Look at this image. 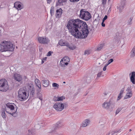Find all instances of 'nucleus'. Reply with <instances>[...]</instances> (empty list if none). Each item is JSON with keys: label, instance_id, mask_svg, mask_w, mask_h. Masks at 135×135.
I'll return each mask as SVG.
<instances>
[{"label": "nucleus", "instance_id": "obj_1", "mask_svg": "<svg viewBox=\"0 0 135 135\" xmlns=\"http://www.w3.org/2000/svg\"><path fill=\"white\" fill-rule=\"evenodd\" d=\"M66 27L71 34L76 38H85L89 33L86 23L78 19H70Z\"/></svg>", "mask_w": 135, "mask_h": 135}, {"label": "nucleus", "instance_id": "obj_2", "mask_svg": "<svg viewBox=\"0 0 135 135\" xmlns=\"http://www.w3.org/2000/svg\"><path fill=\"white\" fill-rule=\"evenodd\" d=\"M0 51L1 52L12 51L14 49L12 44L9 41H3L0 43Z\"/></svg>", "mask_w": 135, "mask_h": 135}, {"label": "nucleus", "instance_id": "obj_3", "mask_svg": "<svg viewBox=\"0 0 135 135\" xmlns=\"http://www.w3.org/2000/svg\"><path fill=\"white\" fill-rule=\"evenodd\" d=\"M17 107L15 108L14 105L12 104L8 103L6 104L5 107V110L6 112L12 115L13 116L16 117L17 115L16 111Z\"/></svg>", "mask_w": 135, "mask_h": 135}, {"label": "nucleus", "instance_id": "obj_4", "mask_svg": "<svg viewBox=\"0 0 135 135\" xmlns=\"http://www.w3.org/2000/svg\"><path fill=\"white\" fill-rule=\"evenodd\" d=\"M25 88H21L18 90V97L21 101L25 100L28 97V94L27 93V90L24 89Z\"/></svg>", "mask_w": 135, "mask_h": 135}, {"label": "nucleus", "instance_id": "obj_5", "mask_svg": "<svg viewBox=\"0 0 135 135\" xmlns=\"http://www.w3.org/2000/svg\"><path fill=\"white\" fill-rule=\"evenodd\" d=\"M9 88V86L7 81L5 79L0 80V91H6Z\"/></svg>", "mask_w": 135, "mask_h": 135}, {"label": "nucleus", "instance_id": "obj_6", "mask_svg": "<svg viewBox=\"0 0 135 135\" xmlns=\"http://www.w3.org/2000/svg\"><path fill=\"white\" fill-rule=\"evenodd\" d=\"M80 17L82 19L88 21L91 18V14L88 11H84V9H81L80 11Z\"/></svg>", "mask_w": 135, "mask_h": 135}, {"label": "nucleus", "instance_id": "obj_7", "mask_svg": "<svg viewBox=\"0 0 135 135\" xmlns=\"http://www.w3.org/2000/svg\"><path fill=\"white\" fill-rule=\"evenodd\" d=\"M64 107V104L61 103H57L54 105L53 107L57 111H61Z\"/></svg>", "mask_w": 135, "mask_h": 135}, {"label": "nucleus", "instance_id": "obj_8", "mask_svg": "<svg viewBox=\"0 0 135 135\" xmlns=\"http://www.w3.org/2000/svg\"><path fill=\"white\" fill-rule=\"evenodd\" d=\"M64 126L61 121H59L56 123L54 127V130L51 132L52 133V135H55L57 133L55 131L56 130Z\"/></svg>", "mask_w": 135, "mask_h": 135}, {"label": "nucleus", "instance_id": "obj_9", "mask_svg": "<svg viewBox=\"0 0 135 135\" xmlns=\"http://www.w3.org/2000/svg\"><path fill=\"white\" fill-rule=\"evenodd\" d=\"M13 78L16 82H19L20 84L22 83V81L23 80L22 77L20 74L15 73L13 76Z\"/></svg>", "mask_w": 135, "mask_h": 135}, {"label": "nucleus", "instance_id": "obj_10", "mask_svg": "<svg viewBox=\"0 0 135 135\" xmlns=\"http://www.w3.org/2000/svg\"><path fill=\"white\" fill-rule=\"evenodd\" d=\"M27 88L28 90V91L32 96H33L35 94V89L33 85L31 83L27 84Z\"/></svg>", "mask_w": 135, "mask_h": 135}, {"label": "nucleus", "instance_id": "obj_11", "mask_svg": "<svg viewBox=\"0 0 135 135\" xmlns=\"http://www.w3.org/2000/svg\"><path fill=\"white\" fill-rule=\"evenodd\" d=\"M14 7L16 8L18 11L21 10L24 8V6L23 3L20 1H17L14 3Z\"/></svg>", "mask_w": 135, "mask_h": 135}, {"label": "nucleus", "instance_id": "obj_12", "mask_svg": "<svg viewBox=\"0 0 135 135\" xmlns=\"http://www.w3.org/2000/svg\"><path fill=\"white\" fill-rule=\"evenodd\" d=\"M38 40L40 43L43 44H47L50 41L47 38L44 37H40Z\"/></svg>", "mask_w": 135, "mask_h": 135}, {"label": "nucleus", "instance_id": "obj_13", "mask_svg": "<svg viewBox=\"0 0 135 135\" xmlns=\"http://www.w3.org/2000/svg\"><path fill=\"white\" fill-rule=\"evenodd\" d=\"M114 103L112 101L110 100L109 101L105 102L103 104L102 107L105 109H108L111 105H113Z\"/></svg>", "mask_w": 135, "mask_h": 135}, {"label": "nucleus", "instance_id": "obj_14", "mask_svg": "<svg viewBox=\"0 0 135 135\" xmlns=\"http://www.w3.org/2000/svg\"><path fill=\"white\" fill-rule=\"evenodd\" d=\"M90 120L89 119H85L83 122L82 127H84L88 126L90 124Z\"/></svg>", "mask_w": 135, "mask_h": 135}, {"label": "nucleus", "instance_id": "obj_15", "mask_svg": "<svg viewBox=\"0 0 135 135\" xmlns=\"http://www.w3.org/2000/svg\"><path fill=\"white\" fill-rule=\"evenodd\" d=\"M124 2H123L120 3L119 6H117L118 9L120 12H122V10L124 8Z\"/></svg>", "mask_w": 135, "mask_h": 135}, {"label": "nucleus", "instance_id": "obj_16", "mask_svg": "<svg viewBox=\"0 0 135 135\" xmlns=\"http://www.w3.org/2000/svg\"><path fill=\"white\" fill-rule=\"evenodd\" d=\"M56 17L59 18L60 17L62 13V10L61 8L57 9L56 11Z\"/></svg>", "mask_w": 135, "mask_h": 135}, {"label": "nucleus", "instance_id": "obj_17", "mask_svg": "<svg viewBox=\"0 0 135 135\" xmlns=\"http://www.w3.org/2000/svg\"><path fill=\"white\" fill-rule=\"evenodd\" d=\"M41 91L40 89L37 90V92L36 94L37 95V97L41 101L43 100L42 95L40 92Z\"/></svg>", "mask_w": 135, "mask_h": 135}, {"label": "nucleus", "instance_id": "obj_18", "mask_svg": "<svg viewBox=\"0 0 135 135\" xmlns=\"http://www.w3.org/2000/svg\"><path fill=\"white\" fill-rule=\"evenodd\" d=\"M135 72H133L132 73V75L130 78V80L133 84H135Z\"/></svg>", "mask_w": 135, "mask_h": 135}, {"label": "nucleus", "instance_id": "obj_19", "mask_svg": "<svg viewBox=\"0 0 135 135\" xmlns=\"http://www.w3.org/2000/svg\"><path fill=\"white\" fill-rule=\"evenodd\" d=\"M35 82L36 85L39 88V89H41V86L40 81L37 79H36L35 80Z\"/></svg>", "mask_w": 135, "mask_h": 135}, {"label": "nucleus", "instance_id": "obj_20", "mask_svg": "<svg viewBox=\"0 0 135 135\" xmlns=\"http://www.w3.org/2000/svg\"><path fill=\"white\" fill-rule=\"evenodd\" d=\"M59 44L62 46H67L68 45V42H63L62 41L60 40L59 42Z\"/></svg>", "mask_w": 135, "mask_h": 135}, {"label": "nucleus", "instance_id": "obj_21", "mask_svg": "<svg viewBox=\"0 0 135 135\" xmlns=\"http://www.w3.org/2000/svg\"><path fill=\"white\" fill-rule=\"evenodd\" d=\"M42 83L45 87H47L49 85V81L47 80H42Z\"/></svg>", "mask_w": 135, "mask_h": 135}, {"label": "nucleus", "instance_id": "obj_22", "mask_svg": "<svg viewBox=\"0 0 135 135\" xmlns=\"http://www.w3.org/2000/svg\"><path fill=\"white\" fill-rule=\"evenodd\" d=\"M124 90V88L122 89L121 90L119 94L117 100H119L120 99H121V98L122 97V94L123 93Z\"/></svg>", "mask_w": 135, "mask_h": 135}, {"label": "nucleus", "instance_id": "obj_23", "mask_svg": "<svg viewBox=\"0 0 135 135\" xmlns=\"http://www.w3.org/2000/svg\"><path fill=\"white\" fill-rule=\"evenodd\" d=\"M120 37L119 36V33H117L116 36L115 37L113 40L115 41H118L120 40Z\"/></svg>", "mask_w": 135, "mask_h": 135}, {"label": "nucleus", "instance_id": "obj_24", "mask_svg": "<svg viewBox=\"0 0 135 135\" xmlns=\"http://www.w3.org/2000/svg\"><path fill=\"white\" fill-rule=\"evenodd\" d=\"M60 63L61 67L65 66V65H67L68 64V62L64 61L61 60L60 61Z\"/></svg>", "mask_w": 135, "mask_h": 135}, {"label": "nucleus", "instance_id": "obj_25", "mask_svg": "<svg viewBox=\"0 0 135 135\" xmlns=\"http://www.w3.org/2000/svg\"><path fill=\"white\" fill-rule=\"evenodd\" d=\"M5 109L4 108H2V109L1 115L3 118H5L6 117V116L5 113Z\"/></svg>", "mask_w": 135, "mask_h": 135}, {"label": "nucleus", "instance_id": "obj_26", "mask_svg": "<svg viewBox=\"0 0 135 135\" xmlns=\"http://www.w3.org/2000/svg\"><path fill=\"white\" fill-rule=\"evenodd\" d=\"M132 96V93L131 92L128 93L124 98V99L131 98Z\"/></svg>", "mask_w": 135, "mask_h": 135}, {"label": "nucleus", "instance_id": "obj_27", "mask_svg": "<svg viewBox=\"0 0 135 135\" xmlns=\"http://www.w3.org/2000/svg\"><path fill=\"white\" fill-rule=\"evenodd\" d=\"M64 61H65L66 62L68 63L70 61L69 58L67 56H65L62 59H61Z\"/></svg>", "mask_w": 135, "mask_h": 135}, {"label": "nucleus", "instance_id": "obj_28", "mask_svg": "<svg viewBox=\"0 0 135 135\" xmlns=\"http://www.w3.org/2000/svg\"><path fill=\"white\" fill-rule=\"evenodd\" d=\"M131 52V57H134L135 55V46L132 49Z\"/></svg>", "mask_w": 135, "mask_h": 135}, {"label": "nucleus", "instance_id": "obj_29", "mask_svg": "<svg viewBox=\"0 0 135 135\" xmlns=\"http://www.w3.org/2000/svg\"><path fill=\"white\" fill-rule=\"evenodd\" d=\"M133 18L132 17H131L129 20H128L127 22V25H131L132 23V20Z\"/></svg>", "mask_w": 135, "mask_h": 135}, {"label": "nucleus", "instance_id": "obj_30", "mask_svg": "<svg viewBox=\"0 0 135 135\" xmlns=\"http://www.w3.org/2000/svg\"><path fill=\"white\" fill-rule=\"evenodd\" d=\"M54 7L52 6L51 7L50 11V13L51 16H52L54 15Z\"/></svg>", "mask_w": 135, "mask_h": 135}, {"label": "nucleus", "instance_id": "obj_31", "mask_svg": "<svg viewBox=\"0 0 135 135\" xmlns=\"http://www.w3.org/2000/svg\"><path fill=\"white\" fill-rule=\"evenodd\" d=\"M58 3H59V4L57 3L56 4V5L57 6H58L59 5H64L63 3H64V2H63V1H62V0H58Z\"/></svg>", "mask_w": 135, "mask_h": 135}, {"label": "nucleus", "instance_id": "obj_32", "mask_svg": "<svg viewBox=\"0 0 135 135\" xmlns=\"http://www.w3.org/2000/svg\"><path fill=\"white\" fill-rule=\"evenodd\" d=\"M71 50H74L75 49V46H70L69 45V44L68 43V45L67 46Z\"/></svg>", "mask_w": 135, "mask_h": 135}, {"label": "nucleus", "instance_id": "obj_33", "mask_svg": "<svg viewBox=\"0 0 135 135\" xmlns=\"http://www.w3.org/2000/svg\"><path fill=\"white\" fill-rule=\"evenodd\" d=\"M52 85L53 87H55L56 88H58L59 86V85L56 83H53Z\"/></svg>", "mask_w": 135, "mask_h": 135}, {"label": "nucleus", "instance_id": "obj_34", "mask_svg": "<svg viewBox=\"0 0 135 135\" xmlns=\"http://www.w3.org/2000/svg\"><path fill=\"white\" fill-rule=\"evenodd\" d=\"M65 99V97L64 96H61L60 97H58L57 98V100L58 101H62L64 99Z\"/></svg>", "mask_w": 135, "mask_h": 135}, {"label": "nucleus", "instance_id": "obj_35", "mask_svg": "<svg viewBox=\"0 0 135 135\" xmlns=\"http://www.w3.org/2000/svg\"><path fill=\"white\" fill-rule=\"evenodd\" d=\"M90 53V51L89 50H86L85 51L84 54L85 55H88Z\"/></svg>", "mask_w": 135, "mask_h": 135}, {"label": "nucleus", "instance_id": "obj_36", "mask_svg": "<svg viewBox=\"0 0 135 135\" xmlns=\"http://www.w3.org/2000/svg\"><path fill=\"white\" fill-rule=\"evenodd\" d=\"M103 46V45L102 44H101L98 47L97 50H99L102 49Z\"/></svg>", "mask_w": 135, "mask_h": 135}, {"label": "nucleus", "instance_id": "obj_37", "mask_svg": "<svg viewBox=\"0 0 135 135\" xmlns=\"http://www.w3.org/2000/svg\"><path fill=\"white\" fill-rule=\"evenodd\" d=\"M25 79V83L26 84V83L28 81V79L27 76H25L24 77Z\"/></svg>", "mask_w": 135, "mask_h": 135}, {"label": "nucleus", "instance_id": "obj_38", "mask_svg": "<svg viewBox=\"0 0 135 135\" xmlns=\"http://www.w3.org/2000/svg\"><path fill=\"white\" fill-rule=\"evenodd\" d=\"M121 110V109L120 108H118L116 110V114H117L119 112H120Z\"/></svg>", "mask_w": 135, "mask_h": 135}, {"label": "nucleus", "instance_id": "obj_39", "mask_svg": "<svg viewBox=\"0 0 135 135\" xmlns=\"http://www.w3.org/2000/svg\"><path fill=\"white\" fill-rule=\"evenodd\" d=\"M102 71L98 73L97 75V78H100L101 77Z\"/></svg>", "mask_w": 135, "mask_h": 135}, {"label": "nucleus", "instance_id": "obj_40", "mask_svg": "<svg viewBox=\"0 0 135 135\" xmlns=\"http://www.w3.org/2000/svg\"><path fill=\"white\" fill-rule=\"evenodd\" d=\"M113 60L112 59H111L109 60L108 61V64H110V63L113 62Z\"/></svg>", "mask_w": 135, "mask_h": 135}, {"label": "nucleus", "instance_id": "obj_41", "mask_svg": "<svg viewBox=\"0 0 135 135\" xmlns=\"http://www.w3.org/2000/svg\"><path fill=\"white\" fill-rule=\"evenodd\" d=\"M107 15H105L104 17L103 18L102 21H104L107 19Z\"/></svg>", "mask_w": 135, "mask_h": 135}, {"label": "nucleus", "instance_id": "obj_42", "mask_svg": "<svg viewBox=\"0 0 135 135\" xmlns=\"http://www.w3.org/2000/svg\"><path fill=\"white\" fill-rule=\"evenodd\" d=\"M118 132V131H112L111 132V135H113L115 133H117Z\"/></svg>", "mask_w": 135, "mask_h": 135}, {"label": "nucleus", "instance_id": "obj_43", "mask_svg": "<svg viewBox=\"0 0 135 135\" xmlns=\"http://www.w3.org/2000/svg\"><path fill=\"white\" fill-rule=\"evenodd\" d=\"M102 4H105L106 3L107 0H102Z\"/></svg>", "mask_w": 135, "mask_h": 135}, {"label": "nucleus", "instance_id": "obj_44", "mask_svg": "<svg viewBox=\"0 0 135 135\" xmlns=\"http://www.w3.org/2000/svg\"><path fill=\"white\" fill-rule=\"evenodd\" d=\"M51 51H49L47 53V56H50L51 55Z\"/></svg>", "mask_w": 135, "mask_h": 135}, {"label": "nucleus", "instance_id": "obj_45", "mask_svg": "<svg viewBox=\"0 0 135 135\" xmlns=\"http://www.w3.org/2000/svg\"><path fill=\"white\" fill-rule=\"evenodd\" d=\"M126 91L128 92V93H129L131 92L130 91V88L129 87L128 88H127V89L126 90Z\"/></svg>", "mask_w": 135, "mask_h": 135}, {"label": "nucleus", "instance_id": "obj_46", "mask_svg": "<svg viewBox=\"0 0 135 135\" xmlns=\"http://www.w3.org/2000/svg\"><path fill=\"white\" fill-rule=\"evenodd\" d=\"M79 1V0H70V1L72 2H78Z\"/></svg>", "mask_w": 135, "mask_h": 135}, {"label": "nucleus", "instance_id": "obj_47", "mask_svg": "<svg viewBox=\"0 0 135 135\" xmlns=\"http://www.w3.org/2000/svg\"><path fill=\"white\" fill-rule=\"evenodd\" d=\"M104 21H102V24H101L102 26H103V27H105V24L104 23Z\"/></svg>", "mask_w": 135, "mask_h": 135}, {"label": "nucleus", "instance_id": "obj_48", "mask_svg": "<svg viewBox=\"0 0 135 135\" xmlns=\"http://www.w3.org/2000/svg\"><path fill=\"white\" fill-rule=\"evenodd\" d=\"M58 97H55L54 98V100L55 101H58L57 100Z\"/></svg>", "mask_w": 135, "mask_h": 135}, {"label": "nucleus", "instance_id": "obj_49", "mask_svg": "<svg viewBox=\"0 0 135 135\" xmlns=\"http://www.w3.org/2000/svg\"><path fill=\"white\" fill-rule=\"evenodd\" d=\"M47 3L50 4L51 2V0H47Z\"/></svg>", "mask_w": 135, "mask_h": 135}, {"label": "nucleus", "instance_id": "obj_50", "mask_svg": "<svg viewBox=\"0 0 135 135\" xmlns=\"http://www.w3.org/2000/svg\"><path fill=\"white\" fill-rule=\"evenodd\" d=\"M106 70V67L105 66H104L103 68V70L104 71H105Z\"/></svg>", "mask_w": 135, "mask_h": 135}, {"label": "nucleus", "instance_id": "obj_51", "mask_svg": "<svg viewBox=\"0 0 135 135\" xmlns=\"http://www.w3.org/2000/svg\"><path fill=\"white\" fill-rule=\"evenodd\" d=\"M46 59H47V58L46 57H44L42 59V60H46Z\"/></svg>", "mask_w": 135, "mask_h": 135}, {"label": "nucleus", "instance_id": "obj_52", "mask_svg": "<svg viewBox=\"0 0 135 135\" xmlns=\"http://www.w3.org/2000/svg\"><path fill=\"white\" fill-rule=\"evenodd\" d=\"M109 64H108H108H106L104 66H105L106 67H107V66Z\"/></svg>", "mask_w": 135, "mask_h": 135}, {"label": "nucleus", "instance_id": "obj_53", "mask_svg": "<svg viewBox=\"0 0 135 135\" xmlns=\"http://www.w3.org/2000/svg\"><path fill=\"white\" fill-rule=\"evenodd\" d=\"M62 1L63 2H64V3H65L66 1V0H62Z\"/></svg>", "mask_w": 135, "mask_h": 135}, {"label": "nucleus", "instance_id": "obj_54", "mask_svg": "<svg viewBox=\"0 0 135 135\" xmlns=\"http://www.w3.org/2000/svg\"><path fill=\"white\" fill-rule=\"evenodd\" d=\"M44 60H42V64L43 63H44Z\"/></svg>", "mask_w": 135, "mask_h": 135}, {"label": "nucleus", "instance_id": "obj_55", "mask_svg": "<svg viewBox=\"0 0 135 135\" xmlns=\"http://www.w3.org/2000/svg\"><path fill=\"white\" fill-rule=\"evenodd\" d=\"M39 126V125L38 124H36L35 125V127H37V126Z\"/></svg>", "mask_w": 135, "mask_h": 135}, {"label": "nucleus", "instance_id": "obj_56", "mask_svg": "<svg viewBox=\"0 0 135 135\" xmlns=\"http://www.w3.org/2000/svg\"><path fill=\"white\" fill-rule=\"evenodd\" d=\"M135 108V107H133L132 108Z\"/></svg>", "mask_w": 135, "mask_h": 135}, {"label": "nucleus", "instance_id": "obj_57", "mask_svg": "<svg viewBox=\"0 0 135 135\" xmlns=\"http://www.w3.org/2000/svg\"><path fill=\"white\" fill-rule=\"evenodd\" d=\"M110 134V132H109L107 134H108V135H109V134Z\"/></svg>", "mask_w": 135, "mask_h": 135}, {"label": "nucleus", "instance_id": "obj_58", "mask_svg": "<svg viewBox=\"0 0 135 135\" xmlns=\"http://www.w3.org/2000/svg\"><path fill=\"white\" fill-rule=\"evenodd\" d=\"M129 131H131V129H130L129 130Z\"/></svg>", "mask_w": 135, "mask_h": 135}, {"label": "nucleus", "instance_id": "obj_59", "mask_svg": "<svg viewBox=\"0 0 135 135\" xmlns=\"http://www.w3.org/2000/svg\"><path fill=\"white\" fill-rule=\"evenodd\" d=\"M63 83H65V81H64V82H63Z\"/></svg>", "mask_w": 135, "mask_h": 135}, {"label": "nucleus", "instance_id": "obj_60", "mask_svg": "<svg viewBox=\"0 0 135 135\" xmlns=\"http://www.w3.org/2000/svg\"><path fill=\"white\" fill-rule=\"evenodd\" d=\"M104 94H105V95H106L107 94H105V93Z\"/></svg>", "mask_w": 135, "mask_h": 135}, {"label": "nucleus", "instance_id": "obj_61", "mask_svg": "<svg viewBox=\"0 0 135 135\" xmlns=\"http://www.w3.org/2000/svg\"><path fill=\"white\" fill-rule=\"evenodd\" d=\"M16 48H17V46H16Z\"/></svg>", "mask_w": 135, "mask_h": 135}, {"label": "nucleus", "instance_id": "obj_62", "mask_svg": "<svg viewBox=\"0 0 135 135\" xmlns=\"http://www.w3.org/2000/svg\"><path fill=\"white\" fill-rule=\"evenodd\" d=\"M1 30H0V32H1Z\"/></svg>", "mask_w": 135, "mask_h": 135}, {"label": "nucleus", "instance_id": "obj_63", "mask_svg": "<svg viewBox=\"0 0 135 135\" xmlns=\"http://www.w3.org/2000/svg\"><path fill=\"white\" fill-rule=\"evenodd\" d=\"M30 130H29L28 131L29 132H30Z\"/></svg>", "mask_w": 135, "mask_h": 135}]
</instances>
